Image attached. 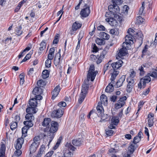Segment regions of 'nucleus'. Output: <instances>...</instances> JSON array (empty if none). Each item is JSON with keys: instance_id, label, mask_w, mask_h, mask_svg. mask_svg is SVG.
<instances>
[{"instance_id": "f257e3e1", "label": "nucleus", "mask_w": 157, "mask_h": 157, "mask_svg": "<svg viewBox=\"0 0 157 157\" xmlns=\"http://www.w3.org/2000/svg\"><path fill=\"white\" fill-rule=\"evenodd\" d=\"M51 126L50 128L49 132H48L47 136L49 138V143L52 141L53 138V133L56 132L58 129V123L55 121H52L51 122Z\"/></svg>"}, {"instance_id": "f03ea898", "label": "nucleus", "mask_w": 157, "mask_h": 157, "mask_svg": "<svg viewBox=\"0 0 157 157\" xmlns=\"http://www.w3.org/2000/svg\"><path fill=\"white\" fill-rule=\"evenodd\" d=\"M121 0H112L113 5H109L108 6V9L110 12L113 13H117L119 12V8L118 4L121 3Z\"/></svg>"}, {"instance_id": "7ed1b4c3", "label": "nucleus", "mask_w": 157, "mask_h": 157, "mask_svg": "<svg viewBox=\"0 0 157 157\" xmlns=\"http://www.w3.org/2000/svg\"><path fill=\"white\" fill-rule=\"evenodd\" d=\"M97 110L98 112V116L101 118L100 122H101L103 121H106V119L108 117V115L107 114H105L103 112L104 110L102 105L98 103L97 107Z\"/></svg>"}, {"instance_id": "20e7f679", "label": "nucleus", "mask_w": 157, "mask_h": 157, "mask_svg": "<svg viewBox=\"0 0 157 157\" xmlns=\"http://www.w3.org/2000/svg\"><path fill=\"white\" fill-rule=\"evenodd\" d=\"M106 54V51L104 50H102L100 55H97V56L93 55H91L90 57L91 58L94 59L96 58V62L97 64H98L101 62Z\"/></svg>"}, {"instance_id": "39448f33", "label": "nucleus", "mask_w": 157, "mask_h": 157, "mask_svg": "<svg viewBox=\"0 0 157 157\" xmlns=\"http://www.w3.org/2000/svg\"><path fill=\"white\" fill-rule=\"evenodd\" d=\"M60 51V50L59 49V52L56 54L54 60V64L56 67L59 68L62 67L61 64L63 59L61 58Z\"/></svg>"}, {"instance_id": "423d86ee", "label": "nucleus", "mask_w": 157, "mask_h": 157, "mask_svg": "<svg viewBox=\"0 0 157 157\" xmlns=\"http://www.w3.org/2000/svg\"><path fill=\"white\" fill-rule=\"evenodd\" d=\"M94 66H90L87 75V79L93 81L94 80L97 72L94 71Z\"/></svg>"}, {"instance_id": "0eeeda50", "label": "nucleus", "mask_w": 157, "mask_h": 157, "mask_svg": "<svg viewBox=\"0 0 157 157\" xmlns=\"http://www.w3.org/2000/svg\"><path fill=\"white\" fill-rule=\"evenodd\" d=\"M135 78H131V77H128L127 79L128 84L127 86L126 90L129 93L131 92L133 87L135 84Z\"/></svg>"}, {"instance_id": "6e6552de", "label": "nucleus", "mask_w": 157, "mask_h": 157, "mask_svg": "<svg viewBox=\"0 0 157 157\" xmlns=\"http://www.w3.org/2000/svg\"><path fill=\"white\" fill-rule=\"evenodd\" d=\"M63 114V111L62 109L59 108L53 110L51 114V116L52 117L60 118Z\"/></svg>"}, {"instance_id": "1a4fd4ad", "label": "nucleus", "mask_w": 157, "mask_h": 157, "mask_svg": "<svg viewBox=\"0 0 157 157\" xmlns=\"http://www.w3.org/2000/svg\"><path fill=\"white\" fill-rule=\"evenodd\" d=\"M24 142V139L23 137L17 139L16 144H15V147L16 149V151H21L20 149L22 147Z\"/></svg>"}, {"instance_id": "9d476101", "label": "nucleus", "mask_w": 157, "mask_h": 157, "mask_svg": "<svg viewBox=\"0 0 157 157\" xmlns=\"http://www.w3.org/2000/svg\"><path fill=\"white\" fill-rule=\"evenodd\" d=\"M110 13L113 14V13L110 12H107L105 13V16L108 17V18L105 19V20L106 21L108 22L111 25L113 26L115 24L116 21L114 18L110 17V16H109Z\"/></svg>"}, {"instance_id": "9b49d317", "label": "nucleus", "mask_w": 157, "mask_h": 157, "mask_svg": "<svg viewBox=\"0 0 157 157\" xmlns=\"http://www.w3.org/2000/svg\"><path fill=\"white\" fill-rule=\"evenodd\" d=\"M89 80L88 79L87 80H84V83L82 85L81 93L87 94L89 86Z\"/></svg>"}, {"instance_id": "f8f14e48", "label": "nucleus", "mask_w": 157, "mask_h": 157, "mask_svg": "<svg viewBox=\"0 0 157 157\" xmlns=\"http://www.w3.org/2000/svg\"><path fill=\"white\" fill-rule=\"evenodd\" d=\"M90 13V8L87 7L82 10L80 13V14L82 17H86L89 15Z\"/></svg>"}, {"instance_id": "ddd939ff", "label": "nucleus", "mask_w": 157, "mask_h": 157, "mask_svg": "<svg viewBox=\"0 0 157 157\" xmlns=\"http://www.w3.org/2000/svg\"><path fill=\"white\" fill-rule=\"evenodd\" d=\"M154 114L152 113H150L147 117V122L148 126L151 127L154 124Z\"/></svg>"}, {"instance_id": "4468645a", "label": "nucleus", "mask_w": 157, "mask_h": 157, "mask_svg": "<svg viewBox=\"0 0 157 157\" xmlns=\"http://www.w3.org/2000/svg\"><path fill=\"white\" fill-rule=\"evenodd\" d=\"M111 121V123L109 127L110 129L114 128L115 127V126L118 124L119 122L118 118L117 117H112Z\"/></svg>"}, {"instance_id": "2eb2a0df", "label": "nucleus", "mask_w": 157, "mask_h": 157, "mask_svg": "<svg viewBox=\"0 0 157 157\" xmlns=\"http://www.w3.org/2000/svg\"><path fill=\"white\" fill-rule=\"evenodd\" d=\"M123 61L119 60L116 62H114L111 64V66L114 70L118 69L122 65Z\"/></svg>"}, {"instance_id": "dca6fc26", "label": "nucleus", "mask_w": 157, "mask_h": 157, "mask_svg": "<svg viewBox=\"0 0 157 157\" xmlns=\"http://www.w3.org/2000/svg\"><path fill=\"white\" fill-rule=\"evenodd\" d=\"M60 90V86L59 85H57L53 90L52 92V98L54 99L57 96Z\"/></svg>"}, {"instance_id": "f3484780", "label": "nucleus", "mask_w": 157, "mask_h": 157, "mask_svg": "<svg viewBox=\"0 0 157 157\" xmlns=\"http://www.w3.org/2000/svg\"><path fill=\"white\" fill-rule=\"evenodd\" d=\"M39 145L38 143H33L31 144L29 148V155L32 154L36 151Z\"/></svg>"}, {"instance_id": "a211bd4d", "label": "nucleus", "mask_w": 157, "mask_h": 157, "mask_svg": "<svg viewBox=\"0 0 157 157\" xmlns=\"http://www.w3.org/2000/svg\"><path fill=\"white\" fill-rule=\"evenodd\" d=\"M100 100L101 102V104L98 103V104L99 103L101 104V105H102L101 104H103L104 105H106L108 104L107 98V96L105 95L104 94L101 95L100 97Z\"/></svg>"}, {"instance_id": "6ab92c4d", "label": "nucleus", "mask_w": 157, "mask_h": 157, "mask_svg": "<svg viewBox=\"0 0 157 157\" xmlns=\"http://www.w3.org/2000/svg\"><path fill=\"white\" fill-rule=\"evenodd\" d=\"M82 23L78 21L74 22L72 26V29L73 31H76L80 29L82 26Z\"/></svg>"}, {"instance_id": "aec40b11", "label": "nucleus", "mask_w": 157, "mask_h": 157, "mask_svg": "<svg viewBox=\"0 0 157 157\" xmlns=\"http://www.w3.org/2000/svg\"><path fill=\"white\" fill-rule=\"evenodd\" d=\"M125 79V75H123L121 76L116 83V86L117 87H119L122 85L123 82L124 81Z\"/></svg>"}, {"instance_id": "412c9836", "label": "nucleus", "mask_w": 157, "mask_h": 157, "mask_svg": "<svg viewBox=\"0 0 157 157\" xmlns=\"http://www.w3.org/2000/svg\"><path fill=\"white\" fill-rule=\"evenodd\" d=\"M43 92L41 88L36 87L34 88L32 93L33 94L35 95L38 94H41Z\"/></svg>"}, {"instance_id": "4be33fe9", "label": "nucleus", "mask_w": 157, "mask_h": 157, "mask_svg": "<svg viewBox=\"0 0 157 157\" xmlns=\"http://www.w3.org/2000/svg\"><path fill=\"white\" fill-rule=\"evenodd\" d=\"M82 142V138H79L78 139L73 140H72V144L75 146H79L80 145Z\"/></svg>"}, {"instance_id": "5701e85b", "label": "nucleus", "mask_w": 157, "mask_h": 157, "mask_svg": "<svg viewBox=\"0 0 157 157\" xmlns=\"http://www.w3.org/2000/svg\"><path fill=\"white\" fill-rule=\"evenodd\" d=\"M113 83H110L106 87L105 89V91L107 93H110L112 92L114 90V88L113 85Z\"/></svg>"}, {"instance_id": "b1692460", "label": "nucleus", "mask_w": 157, "mask_h": 157, "mask_svg": "<svg viewBox=\"0 0 157 157\" xmlns=\"http://www.w3.org/2000/svg\"><path fill=\"white\" fill-rule=\"evenodd\" d=\"M29 104L30 106L36 107L37 106V102L34 98H32L29 100Z\"/></svg>"}, {"instance_id": "393cba45", "label": "nucleus", "mask_w": 157, "mask_h": 157, "mask_svg": "<svg viewBox=\"0 0 157 157\" xmlns=\"http://www.w3.org/2000/svg\"><path fill=\"white\" fill-rule=\"evenodd\" d=\"M6 150V147L5 144H1L0 149V157H4Z\"/></svg>"}, {"instance_id": "a878e982", "label": "nucleus", "mask_w": 157, "mask_h": 157, "mask_svg": "<svg viewBox=\"0 0 157 157\" xmlns=\"http://www.w3.org/2000/svg\"><path fill=\"white\" fill-rule=\"evenodd\" d=\"M140 80L141 82H143L144 85L146 83H148L151 81V78L149 76H146Z\"/></svg>"}, {"instance_id": "bb28decb", "label": "nucleus", "mask_w": 157, "mask_h": 157, "mask_svg": "<svg viewBox=\"0 0 157 157\" xmlns=\"http://www.w3.org/2000/svg\"><path fill=\"white\" fill-rule=\"evenodd\" d=\"M36 107L33 106H30L27 107L26 109V112L28 113H35L36 111Z\"/></svg>"}, {"instance_id": "cd10ccee", "label": "nucleus", "mask_w": 157, "mask_h": 157, "mask_svg": "<svg viewBox=\"0 0 157 157\" xmlns=\"http://www.w3.org/2000/svg\"><path fill=\"white\" fill-rule=\"evenodd\" d=\"M119 71L116 70H114L113 73L111 74V82L114 83V80L115 79L117 76L119 74Z\"/></svg>"}, {"instance_id": "c85d7f7f", "label": "nucleus", "mask_w": 157, "mask_h": 157, "mask_svg": "<svg viewBox=\"0 0 157 157\" xmlns=\"http://www.w3.org/2000/svg\"><path fill=\"white\" fill-rule=\"evenodd\" d=\"M131 44V42H127L125 41L123 43L122 48L125 50L127 51L128 49L130 48V44Z\"/></svg>"}, {"instance_id": "c756f323", "label": "nucleus", "mask_w": 157, "mask_h": 157, "mask_svg": "<svg viewBox=\"0 0 157 157\" xmlns=\"http://www.w3.org/2000/svg\"><path fill=\"white\" fill-rule=\"evenodd\" d=\"M45 147L44 145H42L41 146L39 151L36 155L38 157H41V155L44 153Z\"/></svg>"}, {"instance_id": "7c9ffc66", "label": "nucleus", "mask_w": 157, "mask_h": 157, "mask_svg": "<svg viewBox=\"0 0 157 157\" xmlns=\"http://www.w3.org/2000/svg\"><path fill=\"white\" fill-rule=\"evenodd\" d=\"M127 51L123 48L121 49L118 54V56L119 57L125 56L127 54Z\"/></svg>"}, {"instance_id": "2f4dec72", "label": "nucleus", "mask_w": 157, "mask_h": 157, "mask_svg": "<svg viewBox=\"0 0 157 157\" xmlns=\"http://www.w3.org/2000/svg\"><path fill=\"white\" fill-rule=\"evenodd\" d=\"M63 155L62 156L64 157H71L72 154L71 152L68 150L66 149L64 150L63 151Z\"/></svg>"}, {"instance_id": "473e14b6", "label": "nucleus", "mask_w": 157, "mask_h": 157, "mask_svg": "<svg viewBox=\"0 0 157 157\" xmlns=\"http://www.w3.org/2000/svg\"><path fill=\"white\" fill-rule=\"evenodd\" d=\"M22 27L21 25H19L15 29L16 33L18 36H20L23 33L22 30H21Z\"/></svg>"}, {"instance_id": "72a5a7b5", "label": "nucleus", "mask_w": 157, "mask_h": 157, "mask_svg": "<svg viewBox=\"0 0 157 157\" xmlns=\"http://www.w3.org/2000/svg\"><path fill=\"white\" fill-rule=\"evenodd\" d=\"M51 119L50 118H45L43 121L42 122V125L44 127L47 126L51 122Z\"/></svg>"}, {"instance_id": "f704fd0d", "label": "nucleus", "mask_w": 157, "mask_h": 157, "mask_svg": "<svg viewBox=\"0 0 157 157\" xmlns=\"http://www.w3.org/2000/svg\"><path fill=\"white\" fill-rule=\"evenodd\" d=\"M25 117L27 121H32L34 119V117L31 113H28L26 114Z\"/></svg>"}, {"instance_id": "c9c22d12", "label": "nucleus", "mask_w": 157, "mask_h": 157, "mask_svg": "<svg viewBox=\"0 0 157 157\" xmlns=\"http://www.w3.org/2000/svg\"><path fill=\"white\" fill-rule=\"evenodd\" d=\"M29 129L27 126H25L22 128V137H25L27 136V130Z\"/></svg>"}, {"instance_id": "e433bc0d", "label": "nucleus", "mask_w": 157, "mask_h": 157, "mask_svg": "<svg viewBox=\"0 0 157 157\" xmlns=\"http://www.w3.org/2000/svg\"><path fill=\"white\" fill-rule=\"evenodd\" d=\"M49 71L48 70H44L42 72V77L43 78H48L49 76Z\"/></svg>"}, {"instance_id": "4c0bfd02", "label": "nucleus", "mask_w": 157, "mask_h": 157, "mask_svg": "<svg viewBox=\"0 0 157 157\" xmlns=\"http://www.w3.org/2000/svg\"><path fill=\"white\" fill-rule=\"evenodd\" d=\"M86 94L81 93L78 100V102L81 103L84 100Z\"/></svg>"}, {"instance_id": "58836bf2", "label": "nucleus", "mask_w": 157, "mask_h": 157, "mask_svg": "<svg viewBox=\"0 0 157 157\" xmlns=\"http://www.w3.org/2000/svg\"><path fill=\"white\" fill-rule=\"evenodd\" d=\"M96 43L99 45H102L105 44V40L102 39L97 38L95 40Z\"/></svg>"}, {"instance_id": "ea45409f", "label": "nucleus", "mask_w": 157, "mask_h": 157, "mask_svg": "<svg viewBox=\"0 0 157 157\" xmlns=\"http://www.w3.org/2000/svg\"><path fill=\"white\" fill-rule=\"evenodd\" d=\"M32 121H25L24 122V124L25 125V126H27L29 128L32 127L33 125Z\"/></svg>"}, {"instance_id": "a19ab883", "label": "nucleus", "mask_w": 157, "mask_h": 157, "mask_svg": "<svg viewBox=\"0 0 157 157\" xmlns=\"http://www.w3.org/2000/svg\"><path fill=\"white\" fill-rule=\"evenodd\" d=\"M125 41L127 42H130L132 43L133 42L132 39H133V36L132 35L128 34L125 37Z\"/></svg>"}, {"instance_id": "79ce46f5", "label": "nucleus", "mask_w": 157, "mask_h": 157, "mask_svg": "<svg viewBox=\"0 0 157 157\" xmlns=\"http://www.w3.org/2000/svg\"><path fill=\"white\" fill-rule=\"evenodd\" d=\"M127 99V98L126 96H124L122 98H120L119 100L118 101V102L120 103V104L123 106L125 104L124 101Z\"/></svg>"}, {"instance_id": "37998d69", "label": "nucleus", "mask_w": 157, "mask_h": 157, "mask_svg": "<svg viewBox=\"0 0 157 157\" xmlns=\"http://www.w3.org/2000/svg\"><path fill=\"white\" fill-rule=\"evenodd\" d=\"M100 36L102 39L104 40L105 39H108L109 38V36L107 33L105 32H102L100 34Z\"/></svg>"}, {"instance_id": "c03bdc74", "label": "nucleus", "mask_w": 157, "mask_h": 157, "mask_svg": "<svg viewBox=\"0 0 157 157\" xmlns=\"http://www.w3.org/2000/svg\"><path fill=\"white\" fill-rule=\"evenodd\" d=\"M110 34L114 35H117L118 34L119 32L118 30L117 29H111L109 31Z\"/></svg>"}, {"instance_id": "a18cd8bd", "label": "nucleus", "mask_w": 157, "mask_h": 157, "mask_svg": "<svg viewBox=\"0 0 157 157\" xmlns=\"http://www.w3.org/2000/svg\"><path fill=\"white\" fill-rule=\"evenodd\" d=\"M80 2H81V4L84 5V7H89L88 4L89 3V1L88 0H79Z\"/></svg>"}, {"instance_id": "49530a36", "label": "nucleus", "mask_w": 157, "mask_h": 157, "mask_svg": "<svg viewBox=\"0 0 157 157\" xmlns=\"http://www.w3.org/2000/svg\"><path fill=\"white\" fill-rule=\"evenodd\" d=\"M37 85L40 87H43L45 85L46 83L45 82L40 79L37 81Z\"/></svg>"}, {"instance_id": "de8ad7c7", "label": "nucleus", "mask_w": 157, "mask_h": 157, "mask_svg": "<svg viewBox=\"0 0 157 157\" xmlns=\"http://www.w3.org/2000/svg\"><path fill=\"white\" fill-rule=\"evenodd\" d=\"M128 151L130 152L132 154L135 151V145L132 144H130V146L128 147Z\"/></svg>"}, {"instance_id": "09e8293b", "label": "nucleus", "mask_w": 157, "mask_h": 157, "mask_svg": "<svg viewBox=\"0 0 157 157\" xmlns=\"http://www.w3.org/2000/svg\"><path fill=\"white\" fill-rule=\"evenodd\" d=\"M17 127V123L16 122H13L10 123V128L12 130L16 129Z\"/></svg>"}, {"instance_id": "8fccbe9b", "label": "nucleus", "mask_w": 157, "mask_h": 157, "mask_svg": "<svg viewBox=\"0 0 157 157\" xmlns=\"http://www.w3.org/2000/svg\"><path fill=\"white\" fill-rule=\"evenodd\" d=\"M25 75L24 73H21L19 75L20 84L23 85L24 82Z\"/></svg>"}, {"instance_id": "3c124183", "label": "nucleus", "mask_w": 157, "mask_h": 157, "mask_svg": "<svg viewBox=\"0 0 157 157\" xmlns=\"http://www.w3.org/2000/svg\"><path fill=\"white\" fill-rule=\"evenodd\" d=\"M21 154V151H15L12 157H19Z\"/></svg>"}, {"instance_id": "603ef678", "label": "nucleus", "mask_w": 157, "mask_h": 157, "mask_svg": "<svg viewBox=\"0 0 157 157\" xmlns=\"http://www.w3.org/2000/svg\"><path fill=\"white\" fill-rule=\"evenodd\" d=\"M144 3H142V6L139 11V14L140 15H143L144 14L143 11L144 9Z\"/></svg>"}, {"instance_id": "864d4df0", "label": "nucleus", "mask_w": 157, "mask_h": 157, "mask_svg": "<svg viewBox=\"0 0 157 157\" xmlns=\"http://www.w3.org/2000/svg\"><path fill=\"white\" fill-rule=\"evenodd\" d=\"M40 137L39 136H35L33 139V142L35 143H38V145H39L40 144Z\"/></svg>"}, {"instance_id": "5fc2aeb1", "label": "nucleus", "mask_w": 157, "mask_h": 157, "mask_svg": "<svg viewBox=\"0 0 157 157\" xmlns=\"http://www.w3.org/2000/svg\"><path fill=\"white\" fill-rule=\"evenodd\" d=\"M63 13V11L62 10H60V11H58L57 12V15L58 16H59L60 14L61 13V14L60 15V17H59L58 19L55 22V24L56 23L60 20V19L62 16Z\"/></svg>"}, {"instance_id": "6e6d98bb", "label": "nucleus", "mask_w": 157, "mask_h": 157, "mask_svg": "<svg viewBox=\"0 0 157 157\" xmlns=\"http://www.w3.org/2000/svg\"><path fill=\"white\" fill-rule=\"evenodd\" d=\"M66 105V104L64 101H61L58 104V105L60 107V108L61 109H62V107H65Z\"/></svg>"}, {"instance_id": "4d7b16f0", "label": "nucleus", "mask_w": 157, "mask_h": 157, "mask_svg": "<svg viewBox=\"0 0 157 157\" xmlns=\"http://www.w3.org/2000/svg\"><path fill=\"white\" fill-rule=\"evenodd\" d=\"M51 61L50 60L47 59L45 63V65L46 67L49 68L51 66Z\"/></svg>"}, {"instance_id": "13d9d810", "label": "nucleus", "mask_w": 157, "mask_h": 157, "mask_svg": "<svg viewBox=\"0 0 157 157\" xmlns=\"http://www.w3.org/2000/svg\"><path fill=\"white\" fill-rule=\"evenodd\" d=\"M140 140V138H139L138 136H136L134 138L133 143L134 144H136L139 142Z\"/></svg>"}, {"instance_id": "bf43d9fd", "label": "nucleus", "mask_w": 157, "mask_h": 157, "mask_svg": "<svg viewBox=\"0 0 157 157\" xmlns=\"http://www.w3.org/2000/svg\"><path fill=\"white\" fill-rule=\"evenodd\" d=\"M136 75V72L133 70H132L130 72V76L128 77H131V78H134Z\"/></svg>"}, {"instance_id": "052dcab7", "label": "nucleus", "mask_w": 157, "mask_h": 157, "mask_svg": "<svg viewBox=\"0 0 157 157\" xmlns=\"http://www.w3.org/2000/svg\"><path fill=\"white\" fill-rule=\"evenodd\" d=\"M92 47L93 48V52H97L98 50V48L96 46L95 44H93L92 45Z\"/></svg>"}, {"instance_id": "680f3d73", "label": "nucleus", "mask_w": 157, "mask_h": 157, "mask_svg": "<svg viewBox=\"0 0 157 157\" xmlns=\"http://www.w3.org/2000/svg\"><path fill=\"white\" fill-rule=\"evenodd\" d=\"M31 57V55L29 54H27L24 59L22 60L21 62L26 61V60L29 59Z\"/></svg>"}, {"instance_id": "e2e57ef3", "label": "nucleus", "mask_w": 157, "mask_h": 157, "mask_svg": "<svg viewBox=\"0 0 157 157\" xmlns=\"http://www.w3.org/2000/svg\"><path fill=\"white\" fill-rule=\"evenodd\" d=\"M149 75L154 78H157V73L155 71H153L149 74Z\"/></svg>"}, {"instance_id": "0e129e2a", "label": "nucleus", "mask_w": 157, "mask_h": 157, "mask_svg": "<svg viewBox=\"0 0 157 157\" xmlns=\"http://www.w3.org/2000/svg\"><path fill=\"white\" fill-rule=\"evenodd\" d=\"M61 142V140L59 139V138L58 140L57 143H56L54 147L53 148L55 150L56 149L59 147V145L60 143Z\"/></svg>"}, {"instance_id": "69168bd1", "label": "nucleus", "mask_w": 157, "mask_h": 157, "mask_svg": "<svg viewBox=\"0 0 157 157\" xmlns=\"http://www.w3.org/2000/svg\"><path fill=\"white\" fill-rule=\"evenodd\" d=\"M41 94H38V95H35L34 99H35L36 100H41L42 98V97L40 95Z\"/></svg>"}, {"instance_id": "338daca9", "label": "nucleus", "mask_w": 157, "mask_h": 157, "mask_svg": "<svg viewBox=\"0 0 157 157\" xmlns=\"http://www.w3.org/2000/svg\"><path fill=\"white\" fill-rule=\"evenodd\" d=\"M117 96L116 95H113L110 96V100L113 102H115L116 101V100L117 99Z\"/></svg>"}, {"instance_id": "774afa93", "label": "nucleus", "mask_w": 157, "mask_h": 157, "mask_svg": "<svg viewBox=\"0 0 157 157\" xmlns=\"http://www.w3.org/2000/svg\"><path fill=\"white\" fill-rule=\"evenodd\" d=\"M137 20L139 23H142L144 21V20L141 16H138L137 18Z\"/></svg>"}]
</instances>
